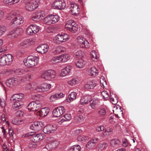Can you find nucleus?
Listing matches in <instances>:
<instances>
[{
  "mask_svg": "<svg viewBox=\"0 0 151 151\" xmlns=\"http://www.w3.org/2000/svg\"><path fill=\"white\" fill-rule=\"evenodd\" d=\"M65 94L62 93H56L55 95H52L50 97V100L53 101L57 98H61L64 97Z\"/></svg>",
  "mask_w": 151,
  "mask_h": 151,
  "instance_id": "31",
  "label": "nucleus"
},
{
  "mask_svg": "<svg viewBox=\"0 0 151 151\" xmlns=\"http://www.w3.org/2000/svg\"><path fill=\"white\" fill-rule=\"evenodd\" d=\"M55 76V72L53 70H48L44 72L42 75V78L50 81L54 78Z\"/></svg>",
  "mask_w": 151,
  "mask_h": 151,
  "instance_id": "6",
  "label": "nucleus"
},
{
  "mask_svg": "<svg viewBox=\"0 0 151 151\" xmlns=\"http://www.w3.org/2000/svg\"><path fill=\"white\" fill-rule=\"evenodd\" d=\"M44 23L47 24H52L50 15L46 17L44 20Z\"/></svg>",
  "mask_w": 151,
  "mask_h": 151,
  "instance_id": "40",
  "label": "nucleus"
},
{
  "mask_svg": "<svg viewBox=\"0 0 151 151\" xmlns=\"http://www.w3.org/2000/svg\"><path fill=\"white\" fill-rule=\"evenodd\" d=\"M123 146L124 147H127L128 145V142L127 140L126 139H123Z\"/></svg>",
  "mask_w": 151,
  "mask_h": 151,
  "instance_id": "60",
  "label": "nucleus"
},
{
  "mask_svg": "<svg viewBox=\"0 0 151 151\" xmlns=\"http://www.w3.org/2000/svg\"><path fill=\"white\" fill-rule=\"evenodd\" d=\"M16 16L12 12L10 13L7 14L6 16V18L8 20H11L13 21L15 18Z\"/></svg>",
  "mask_w": 151,
  "mask_h": 151,
  "instance_id": "43",
  "label": "nucleus"
},
{
  "mask_svg": "<svg viewBox=\"0 0 151 151\" xmlns=\"http://www.w3.org/2000/svg\"><path fill=\"white\" fill-rule=\"evenodd\" d=\"M76 95L77 93L75 92H71L68 95V98L66 99L67 101L69 102H70L73 101L76 98Z\"/></svg>",
  "mask_w": 151,
  "mask_h": 151,
  "instance_id": "27",
  "label": "nucleus"
},
{
  "mask_svg": "<svg viewBox=\"0 0 151 151\" xmlns=\"http://www.w3.org/2000/svg\"><path fill=\"white\" fill-rule=\"evenodd\" d=\"M59 58V56H58L57 57L53 59L52 60V62L54 63H57L60 62L61 61Z\"/></svg>",
  "mask_w": 151,
  "mask_h": 151,
  "instance_id": "56",
  "label": "nucleus"
},
{
  "mask_svg": "<svg viewBox=\"0 0 151 151\" xmlns=\"http://www.w3.org/2000/svg\"><path fill=\"white\" fill-rule=\"evenodd\" d=\"M66 3L64 0H56L52 4V7L54 9H65Z\"/></svg>",
  "mask_w": 151,
  "mask_h": 151,
  "instance_id": "5",
  "label": "nucleus"
},
{
  "mask_svg": "<svg viewBox=\"0 0 151 151\" xmlns=\"http://www.w3.org/2000/svg\"><path fill=\"white\" fill-rule=\"evenodd\" d=\"M50 109L48 107H45L42 108L39 111L40 115L42 117H44L46 116L49 113Z\"/></svg>",
  "mask_w": 151,
  "mask_h": 151,
  "instance_id": "21",
  "label": "nucleus"
},
{
  "mask_svg": "<svg viewBox=\"0 0 151 151\" xmlns=\"http://www.w3.org/2000/svg\"><path fill=\"white\" fill-rule=\"evenodd\" d=\"M40 18V15L38 12H35L33 13L31 17L32 20L34 21H38Z\"/></svg>",
  "mask_w": 151,
  "mask_h": 151,
  "instance_id": "37",
  "label": "nucleus"
},
{
  "mask_svg": "<svg viewBox=\"0 0 151 151\" xmlns=\"http://www.w3.org/2000/svg\"><path fill=\"white\" fill-rule=\"evenodd\" d=\"M120 143V141L118 139H114L111 140L110 142L111 146L114 147L118 146Z\"/></svg>",
  "mask_w": 151,
  "mask_h": 151,
  "instance_id": "39",
  "label": "nucleus"
},
{
  "mask_svg": "<svg viewBox=\"0 0 151 151\" xmlns=\"http://www.w3.org/2000/svg\"><path fill=\"white\" fill-rule=\"evenodd\" d=\"M31 26L34 34L36 33L39 32L40 30V28L38 26L36 25H31Z\"/></svg>",
  "mask_w": 151,
  "mask_h": 151,
  "instance_id": "47",
  "label": "nucleus"
},
{
  "mask_svg": "<svg viewBox=\"0 0 151 151\" xmlns=\"http://www.w3.org/2000/svg\"><path fill=\"white\" fill-rule=\"evenodd\" d=\"M60 47H60L59 46L57 47L55 50V52L57 54H59L60 53L61 51V50L60 49Z\"/></svg>",
  "mask_w": 151,
  "mask_h": 151,
  "instance_id": "61",
  "label": "nucleus"
},
{
  "mask_svg": "<svg viewBox=\"0 0 151 151\" xmlns=\"http://www.w3.org/2000/svg\"><path fill=\"white\" fill-rule=\"evenodd\" d=\"M88 137L82 135L78 136L77 139L78 141L85 142L88 140Z\"/></svg>",
  "mask_w": 151,
  "mask_h": 151,
  "instance_id": "38",
  "label": "nucleus"
},
{
  "mask_svg": "<svg viewBox=\"0 0 151 151\" xmlns=\"http://www.w3.org/2000/svg\"><path fill=\"white\" fill-rule=\"evenodd\" d=\"M77 40L78 44L81 47L88 48L89 47L88 42L82 37L78 36Z\"/></svg>",
  "mask_w": 151,
  "mask_h": 151,
  "instance_id": "12",
  "label": "nucleus"
},
{
  "mask_svg": "<svg viewBox=\"0 0 151 151\" xmlns=\"http://www.w3.org/2000/svg\"><path fill=\"white\" fill-rule=\"evenodd\" d=\"M39 0H24L25 9L28 11H32L38 7Z\"/></svg>",
  "mask_w": 151,
  "mask_h": 151,
  "instance_id": "2",
  "label": "nucleus"
},
{
  "mask_svg": "<svg viewBox=\"0 0 151 151\" xmlns=\"http://www.w3.org/2000/svg\"><path fill=\"white\" fill-rule=\"evenodd\" d=\"M49 141L50 142V147L52 149L55 148L59 145V142L53 138H50Z\"/></svg>",
  "mask_w": 151,
  "mask_h": 151,
  "instance_id": "17",
  "label": "nucleus"
},
{
  "mask_svg": "<svg viewBox=\"0 0 151 151\" xmlns=\"http://www.w3.org/2000/svg\"><path fill=\"white\" fill-rule=\"evenodd\" d=\"M88 72L90 76H96L98 74L99 71L96 68L93 67L88 70Z\"/></svg>",
  "mask_w": 151,
  "mask_h": 151,
  "instance_id": "23",
  "label": "nucleus"
},
{
  "mask_svg": "<svg viewBox=\"0 0 151 151\" xmlns=\"http://www.w3.org/2000/svg\"><path fill=\"white\" fill-rule=\"evenodd\" d=\"M84 55L85 54L84 52L81 51H79L76 53L75 58H78V59H82V58Z\"/></svg>",
  "mask_w": 151,
  "mask_h": 151,
  "instance_id": "34",
  "label": "nucleus"
},
{
  "mask_svg": "<svg viewBox=\"0 0 151 151\" xmlns=\"http://www.w3.org/2000/svg\"><path fill=\"white\" fill-rule=\"evenodd\" d=\"M68 82L69 85L71 86H74L78 84V82L77 79L74 78L68 81Z\"/></svg>",
  "mask_w": 151,
  "mask_h": 151,
  "instance_id": "42",
  "label": "nucleus"
},
{
  "mask_svg": "<svg viewBox=\"0 0 151 151\" xmlns=\"http://www.w3.org/2000/svg\"><path fill=\"white\" fill-rule=\"evenodd\" d=\"M29 40H26L21 42L20 44V46H24L29 43Z\"/></svg>",
  "mask_w": 151,
  "mask_h": 151,
  "instance_id": "55",
  "label": "nucleus"
},
{
  "mask_svg": "<svg viewBox=\"0 0 151 151\" xmlns=\"http://www.w3.org/2000/svg\"><path fill=\"white\" fill-rule=\"evenodd\" d=\"M65 110L63 106L58 107L53 110L52 112L53 116L55 117H59L65 113Z\"/></svg>",
  "mask_w": 151,
  "mask_h": 151,
  "instance_id": "9",
  "label": "nucleus"
},
{
  "mask_svg": "<svg viewBox=\"0 0 151 151\" xmlns=\"http://www.w3.org/2000/svg\"><path fill=\"white\" fill-rule=\"evenodd\" d=\"M0 104L1 106L3 107H4L5 106V103L4 100V99H0Z\"/></svg>",
  "mask_w": 151,
  "mask_h": 151,
  "instance_id": "63",
  "label": "nucleus"
},
{
  "mask_svg": "<svg viewBox=\"0 0 151 151\" xmlns=\"http://www.w3.org/2000/svg\"><path fill=\"white\" fill-rule=\"evenodd\" d=\"M72 68V66L70 65H68L63 69L61 71L60 74L61 76H65L67 75L70 71Z\"/></svg>",
  "mask_w": 151,
  "mask_h": 151,
  "instance_id": "18",
  "label": "nucleus"
},
{
  "mask_svg": "<svg viewBox=\"0 0 151 151\" xmlns=\"http://www.w3.org/2000/svg\"><path fill=\"white\" fill-rule=\"evenodd\" d=\"M49 48L48 45L46 44H42L38 46L36 49V51L41 54L46 53Z\"/></svg>",
  "mask_w": 151,
  "mask_h": 151,
  "instance_id": "16",
  "label": "nucleus"
},
{
  "mask_svg": "<svg viewBox=\"0 0 151 151\" xmlns=\"http://www.w3.org/2000/svg\"><path fill=\"white\" fill-rule=\"evenodd\" d=\"M99 139L97 138H94L90 141H91V142H92L93 144L95 145V144L97 143L98 142Z\"/></svg>",
  "mask_w": 151,
  "mask_h": 151,
  "instance_id": "62",
  "label": "nucleus"
},
{
  "mask_svg": "<svg viewBox=\"0 0 151 151\" xmlns=\"http://www.w3.org/2000/svg\"><path fill=\"white\" fill-rule=\"evenodd\" d=\"M26 32L27 34L29 35H33L34 34L31 25L27 28L26 30Z\"/></svg>",
  "mask_w": 151,
  "mask_h": 151,
  "instance_id": "53",
  "label": "nucleus"
},
{
  "mask_svg": "<svg viewBox=\"0 0 151 151\" xmlns=\"http://www.w3.org/2000/svg\"><path fill=\"white\" fill-rule=\"evenodd\" d=\"M61 62H64L67 61L70 59L69 56L68 54H64L59 56Z\"/></svg>",
  "mask_w": 151,
  "mask_h": 151,
  "instance_id": "32",
  "label": "nucleus"
},
{
  "mask_svg": "<svg viewBox=\"0 0 151 151\" xmlns=\"http://www.w3.org/2000/svg\"><path fill=\"white\" fill-rule=\"evenodd\" d=\"M64 117L66 121L70 120L71 119V116L69 114H65Z\"/></svg>",
  "mask_w": 151,
  "mask_h": 151,
  "instance_id": "58",
  "label": "nucleus"
},
{
  "mask_svg": "<svg viewBox=\"0 0 151 151\" xmlns=\"http://www.w3.org/2000/svg\"><path fill=\"white\" fill-rule=\"evenodd\" d=\"M91 98L89 96H84L82 97L80 100L81 104H88Z\"/></svg>",
  "mask_w": 151,
  "mask_h": 151,
  "instance_id": "26",
  "label": "nucleus"
},
{
  "mask_svg": "<svg viewBox=\"0 0 151 151\" xmlns=\"http://www.w3.org/2000/svg\"><path fill=\"white\" fill-rule=\"evenodd\" d=\"M24 97V95L21 93L15 94L13 95L11 98V101L14 103L13 108L15 110L19 109L22 104V100Z\"/></svg>",
  "mask_w": 151,
  "mask_h": 151,
  "instance_id": "1",
  "label": "nucleus"
},
{
  "mask_svg": "<svg viewBox=\"0 0 151 151\" xmlns=\"http://www.w3.org/2000/svg\"><path fill=\"white\" fill-rule=\"evenodd\" d=\"M6 62L4 55L0 58V65H6Z\"/></svg>",
  "mask_w": 151,
  "mask_h": 151,
  "instance_id": "52",
  "label": "nucleus"
},
{
  "mask_svg": "<svg viewBox=\"0 0 151 151\" xmlns=\"http://www.w3.org/2000/svg\"><path fill=\"white\" fill-rule=\"evenodd\" d=\"M6 30V27L3 25H0V32L2 36Z\"/></svg>",
  "mask_w": 151,
  "mask_h": 151,
  "instance_id": "51",
  "label": "nucleus"
},
{
  "mask_svg": "<svg viewBox=\"0 0 151 151\" xmlns=\"http://www.w3.org/2000/svg\"><path fill=\"white\" fill-rule=\"evenodd\" d=\"M65 121H66L64 117H61L59 120L58 123L61 124Z\"/></svg>",
  "mask_w": 151,
  "mask_h": 151,
  "instance_id": "64",
  "label": "nucleus"
},
{
  "mask_svg": "<svg viewBox=\"0 0 151 151\" xmlns=\"http://www.w3.org/2000/svg\"><path fill=\"white\" fill-rule=\"evenodd\" d=\"M91 58L97 59V53L95 50H92L91 52Z\"/></svg>",
  "mask_w": 151,
  "mask_h": 151,
  "instance_id": "50",
  "label": "nucleus"
},
{
  "mask_svg": "<svg viewBox=\"0 0 151 151\" xmlns=\"http://www.w3.org/2000/svg\"><path fill=\"white\" fill-rule=\"evenodd\" d=\"M98 114L100 117L104 116L106 114V111L105 109L104 108L99 109Z\"/></svg>",
  "mask_w": 151,
  "mask_h": 151,
  "instance_id": "36",
  "label": "nucleus"
},
{
  "mask_svg": "<svg viewBox=\"0 0 151 151\" xmlns=\"http://www.w3.org/2000/svg\"><path fill=\"white\" fill-rule=\"evenodd\" d=\"M51 88V84L45 83L42 84L41 86L37 87L36 90L40 92L46 91H48Z\"/></svg>",
  "mask_w": 151,
  "mask_h": 151,
  "instance_id": "15",
  "label": "nucleus"
},
{
  "mask_svg": "<svg viewBox=\"0 0 151 151\" xmlns=\"http://www.w3.org/2000/svg\"><path fill=\"white\" fill-rule=\"evenodd\" d=\"M75 120L77 123H79L84 120L83 117L81 115L76 116L75 118Z\"/></svg>",
  "mask_w": 151,
  "mask_h": 151,
  "instance_id": "49",
  "label": "nucleus"
},
{
  "mask_svg": "<svg viewBox=\"0 0 151 151\" xmlns=\"http://www.w3.org/2000/svg\"><path fill=\"white\" fill-rule=\"evenodd\" d=\"M69 38L68 35L64 34L63 35H57L55 37V39L58 42L61 43L66 42Z\"/></svg>",
  "mask_w": 151,
  "mask_h": 151,
  "instance_id": "11",
  "label": "nucleus"
},
{
  "mask_svg": "<svg viewBox=\"0 0 151 151\" xmlns=\"http://www.w3.org/2000/svg\"><path fill=\"white\" fill-rule=\"evenodd\" d=\"M80 8L76 4H71L70 7V12L72 14L77 16L80 14Z\"/></svg>",
  "mask_w": 151,
  "mask_h": 151,
  "instance_id": "10",
  "label": "nucleus"
},
{
  "mask_svg": "<svg viewBox=\"0 0 151 151\" xmlns=\"http://www.w3.org/2000/svg\"><path fill=\"white\" fill-rule=\"evenodd\" d=\"M95 145L91 141H89L87 143L86 146V149L88 150L91 149L94 147Z\"/></svg>",
  "mask_w": 151,
  "mask_h": 151,
  "instance_id": "46",
  "label": "nucleus"
},
{
  "mask_svg": "<svg viewBox=\"0 0 151 151\" xmlns=\"http://www.w3.org/2000/svg\"><path fill=\"white\" fill-rule=\"evenodd\" d=\"M38 61L37 57L30 56L28 57L26 61H24V62L25 65L30 67L36 65L37 64Z\"/></svg>",
  "mask_w": 151,
  "mask_h": 151,
  "instance_id": "4",
  "label": "nucleus"
},
{
  "mask_svg": "<svg viewBox=\"0 0 151 151\" xmlns=\"http://www.w3.org/2000/svg\"><path fill=\"white\" fill-rule=\"evenodd\" d=\"M57 129L56 127L52 124H48L43 129V132L45 134L53 132Z\"/></svg>",
  "mask_w": 151,
  "mask_h": 151,
  "instance_id": "14",
  "label": "nucleus"
},
{
  "mask_svg": "<svg viewBox=\"0 0 151 151\" xmlns=\"http://www.w3.org/2000/svg\"><path fill=\"white\" fill-rule=\"evenodd\" d=\"M41 105L39 101H34L30 102L27 106V108L30 111L37 110L41 107Z\"/></svg>",
  "mask_w": 151,
  "mask_h": 151,
  "instance_id": "7",
  "label": "nucleus"
},
{
  "mask_svg": "<svg viewBox=\"0 0 151 151\" xmlns=\"http://www.w3.org/2000/svg\"><path fill=\"white\" fill-rule=\"evenodd\" d=\"M113 129L112 128H107L105 131L103 132L101 134V136L103 137L108 136L112 133Z\"/></svg>",
  "mask_w": 151,
  "mask_h": 151,
  "instance_id": "20",
  "label": "nucleus"
},
{
  "mask_svg": "<svg viewBox=\"0 0 151 151\" xmlns=\"http://www.w3.org/2000/svg\"><path fill=\"white\" fill-rule=\"evenodd\" d=\"M11 72L10 70L8 69H5L2 71L1 74H4L5 75H9L11 74Z\"/></svg>",
  "mask_w": 151,
  "mask_h": 151,
  "instance_id": "54",
  "label": "nucleus"
},
{
  "mask_svg": "<svg viewBox=\"0 0 151 151\" xmlns=\"http://www.w3.org/2000/svg\"><path fill=\"white\" fill-rule=\"evenodd\" d=\"M17 81L15 78L9 79L6 81V84L7 86L12 87L14 86L17 83Z\"/></svg>",
  "mask_w": 151,
  "mask_h": 151,
  "instance_id": "25",
  "label": "nucleus"
},
{
  "mask_svg": "<svg viewBox=\"0 0 151 151\" xmlns=\"http://www.w3.org/2000/svg\"><path fill=\"white\" fill-rule=\"evenodd\" d=\"M76 66L79 68H82L86 64V62L83 59H78L75 63Z\"/></svg>",
  "mask_w": 151,
  "mask_h": 151,
  "instance_id": "22",
  "label": "nucleus"
},
{
  "mask_svg": "<svg viewBox=\"0 0 151 151\" xmlns=\"http://www.w3.org/2000/svg\"><path fill=\"white\" fill-rule=\"evenodd\" d=\"M96 86V84L92 81H89L84 85V88L88 90L93 88Z\"/></svg>",
  "mask_w": 151,
  "mask_h": 151,
  "instance_id": "24",
  "label": "nucleus"
},
{
  "mask_svg": "<svg viewBox=\"0 0 151 151\" xmlns=\"http://www.w3.org/2000/svg\"><path fill=\"white\" fill-rule=\"evenodd\" d=\"M110 100L112 103L114 104H116L118 102L117 96L113 93H111Z\"/></svg>",
  "mask_w": 151,
  "mask_h": 151,
  "instance_id": "30",
  "label": "nucleus"
},
{
  "mask_svg": "<svg viewBox=\"0 0 151 151\" xmlns=\"http://www.w3.org/2000/svg\"><path fill=\"white\" fill-rule=\"evenodd\" d=\"M80 146L78 145H76L71 147L70 150V151H80Z\"/></svg>",
  "mask_w": 151,
  "mask_h": 151,
  "instance_id": "44",
  "label": "nucleus"
},
{
  "mask_svg": "<svg viewBox=\"0 0 151 151\" xmlns=\"http://www.w3.org/2000/svg\"><path fill=\"white\" fill-rule=\"evenodd\" d=\"M24 112L22 111H18L16 113V115L17 117H22L23 116Z\"/></svg>",
  "mask_w": 151,
  "mask_h": 151,
  "instance_id": "57",
  "label": "nucleus"
},
{
  "mask_svg": "<svg viewBox=\"0 0 151 151\" xmlns=\"http://www.w3.org/2000/svg\"><path fill=\"white\" fill-rule=\"evenodd\" d=\"M104 129V127L103 126H100L96 127V130L97 131L100 132L103 131Z\"/></svg>",
  "mask_w": 151,
  "mask_h": 151,
  "instance_id": "59",
  "label": "nucleus"
},
{
  "mask_svg": "<svg viewBox=\"0 0 151 151\" xmlns=\"http://www.w3.org/2000/svg\"><path fill=\"white\" fill-rule=\"evenodd\" d=\"M6 65H9L11 64L12 62L13 56L10 54H8L6 55H4Z\"/></svg>",
  "mask_w": 151,
  "mask_h": 151,
  "instance_id": "29",
  "label": "nucleus"
},
{
  "mask_svg": "<svg viewBox=\"0 0 151 151\" xmlns=\"http://www.w3.org/2000/svg\"><path fill=\"white\" fill-rule=\"evenodd\" d=\"M113 112L116 116L118 117H119V115H122L123 113L121 107L119 106L116 107L115 109H114L113 110Z\"/></svg>",
  "mask_w": 151,
  "mask_h": 151,
  "instance_id": "28",
  "label": "nucleus"
},
{
  "mask_svg": "<svg viewBox=\"0 0 151 151\" xmlns=\"http://www.w3.org/2000/svg\"><path fill=\"white\" fill-rule=\"evenodd\" d=\"M23 32V30L22 29L19 28L16 29H14L12 30L10 32V34L12 35L13 34L19 35L21 34Z\"/></svg>",
  "mask_w": 151,
  "mask_h": 151,
  "instance_id": "33",
  "label": "nucleus"
},
{
  "mask_svg": "<svg viewBox=\"0 0 151 151\" xmlns=\"http://www.w3.org/2000/svg\"><path fill=\"white\" fill-rule=\"evenodd\" d=\"M14 19L11 21L10 25L13 26H18L22 24L24 22L23 18L21 17L16 16Z\"/></svg>",
  "mask_w": 151,
  "mask_h": 151,
  "instance_id": "13",
  "label": "nucleus"
},
{
  "mask_svg": "<svg viewBox=\"0 0 151 151\" xmlns=\"http://www.w3.org/2000/svg\"><path fill=\"white\" fill-rule=\"evenodd\" d=\"M44 123L42 122H35L31 124L30 128L32 130L38 132L42 129L44 126Z\"/></svg>",
  "mask_w": 151,
  "mask_h": 151,
  "instance_id": "8",
  "label": "nucleus"
},
{
  "mask_svg": "<svg viewBox=\"0 0 151 151\" xmlns=\"http://www.w3.org/2000/svg\"><path fill=\"white\" fill-rule=\"evenodd\" d=\"M101 95L105 100H106L109 97L108 93L106 91H103L101 93Z\"/></svg>",
  "mask_w": 151,
  "mask_h": 151,
  "instance_id": "45",
  "label": "nucleus"
},
{
  "mask_svg": "<svg viewBox=\"0 0 151 151\" xmlns=\"http://www.w3.org/2000/svg\"><path fill=\"white\" fill-rule=\"evenodd\" d=\"M90 106L91 108L95 109L96 108L97 105L99 102L98 99L94 98L92 99H91L90 101Z\"/></svg>",
  "mask_w": 151,
  "mask_h": 151,
  "instance_id": "19",
  "label": "nucleus"
},
{
  "mask_svg": "<svg viewBox=\"0 0 151 151\" xmlns=\"http://www.w3.org/2000/svg\"><path fill=\"white\" fill-rule=\"evenodd\" d=\"M44 136V134L42 133L37 134H36L35 137L37 138L38 140H41L43 139Z\"/></svg>",
  "mask_w": 151,
  "mask_h": 151,
  "instance_id": "48",
  "label": "nucleus"
},
{
  "mask_svg": "<svg viewBox=\"0 0 151 151\" xmlns=\"http://www.w3.org/2000/svg\"><path fill=\"white\" fill-rule=\"evenodd\" d=\"M100 81L101 87H102L103 88H105L107 86L104 77H101Z\"/></svg>",
  "mask_w": 151,
  "mask_h": 151,
  "instance_id": "41",
  "label": "nucleus"
},
{
  "mask_svg": "<svg viewBox=\"0 0 151 151\" xmlns=\"http://www.w3.org/2000/svg\"><path fill=\"white\" fill-rule=\"evenodd\" d=\"M50 16L52 24L56 23L59 20V17L58 15H53L52 14L50 15Z\"/></svg>",
  "mask_w": 151,
  "mask_h": 151,
  "instance_id": "35",
  "label": "nucleus"
},
{
  "mask_svg": "<svg viewBox=\"0 0 151 151\" xmlns=\"http://www.w3.org/2000/svg\"><path fill=\"white\" fill-rule=\"evenodd\" d=\"M67 29L73 33L76 32L78 29V27L76 22L73 20H70L67 21L65 25Z\"/></svg>",
  "mask_w": 151,
  "mask_h": 151,
  "instance_id": "3",
  "label": "nucleus"
}]
</instances>
